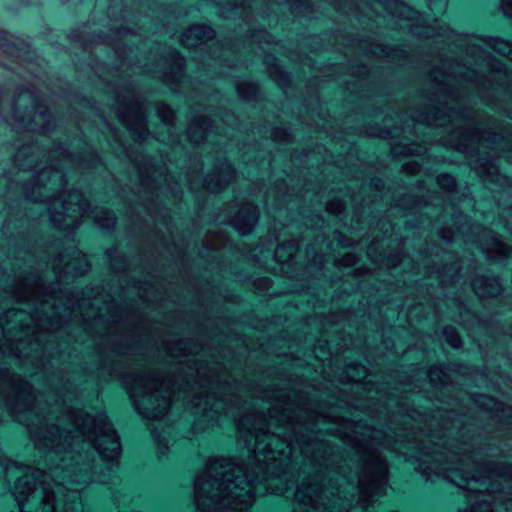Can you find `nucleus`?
Instances as JSON below:
<instances>
[{
  "label": "nucleus",
  "mask_w": 512,
  "mask_h": 512,
  "mask_svg": "<svg viewBox=\"0 0 512 512\" xmlns=\"http://www.w3.org/2000/svg\"><path fill=\"white\" fill-rule=\"evenodd\" d=\"M257 486L246 479L242 467L211 463L195 482V501L202 512H249Z\"/></svg>",
  "instance_id": "nucleus-1"
},
{
  "label": "nucleus",
  "mask_w": 512,
  "mask_h": 512,
  "mask_svg": "<svg viewBox=\"0 0 512 512\" xmlns=\"http://www.w3.org/2000/svg\"><path fill=\"white\" fill-rule=\"evenodd\" d=\"M81 429L87 433L88 439L93 442L98 452L107 460L117 459L120 454V442L115 430L104 414L96 417L86 415L82 419Z\"/></svg>",
  "instance_id": "nucleus-2"
},
{
  "label": "nucleus",
  "mask_w": 512,
  "mask_h": 512,
  "mask_svg": "<svg viewBox=\"0 0 512 512\" xmlns=\"http://www.w3.org/2000/svg\"><path fill=\"white\" fill-rule=\"evenodd\" d=\"M295 498L294 512H343L319 502L322 500V494L317 485L309 484L307 487L302 485L297 489Z\"/></svg>",
  "instance_id": "nucleus-3"
},
{
  "label": "nucleus",
  "mask_w": 512,
  "mask_h": 512,
  "mask_svg": "<svg viewBox=\"0 0 512 512\" xmlns=\"http://www.w3.org/2000/svg\"><path fill=\"white\" fill-rule=\"evenodd\" d=\"M36 512H55L54 494L45 492L42 507Z\"/></svg>",
  "instance_id": "nucleus-4"
},
{
  "label": "nucleus",
  "mask_w": 512,
  "mask_h": 512,
  "mask_svg": "<svg viewBox=\"0 0 512 512\" xmlns=\"http://www.w3.org/2000/svg\"><path fill=\"white\" fill-rule=\"evenodd\" d=\"M470 512H493V508L489 502L482 500L471 507Z\"/></svg>",
  "instance_id": "nucleus-5"
},
{
  "label": "nucleus",
  "mask_w": 512,
  "mask_h": 512,
  "mask_svg": "<svg viewBox=\"0 0 512 512\" xmlns=\"http://www.w3.org/2000/svg\"><path fill=\"white\" fill-rule=\"evenodd\" d=\"M257 217H258V214L255 210H253V211L246 210L241 213L240 221L243 224L250 223V222L254 223L257 220Z\"/></svg>",
  "instance_id": "nucleus-6"
},
{
  "label": "nucleus",
  "mask_w": 512,
  "mask_h": 512,
  "mask_svg": "<svg viewBox=\"0 0 512 512\" xmlns=\"http://www.w3.org/2000/svg\"><path fill=\"white\" fill-rule=\"evenodd\" d=\"M446 334H447V341L449 342V344L454 348H458L461 344V340H460L459 336L455 333V331L447 330Z\"/></svg>",
  "instance_id": "nucleus-7"
},
{
  "label": "nucleus",
  "mask_w": 512,
  "mask_h": 512,
  "mask_svg": "<svg viewBox=\"0 0 512 512\" xmlns=\"http://www.w3.org/2000/svg\"><path fill=\"white\" fill-rule=\"evenodd\" d=\"M277 460L278 458L274 455V452H272L271 450L267 451L263 459H259V461L263 462L266 467L269 465V461L275 462Z\"/></svg>",
  "instance_id": "nucleus-8"
},
{
  "label": "nucleus",
  "mask_w": 512,
  "mask_h": 512,
  "mask_svg": "<svg viewBox=\"0 0 512 512\" xmlns=\"http://www.w3.org/2000/svg\"><path fill=\"white\" fill-rule=\"evenodd\" d=\"M473 288L475 290V292L480 295V296H486V293L484 291H481L480 287L478 286V281H475L473 283ZM487 295H489V293H487Z\"/></svg>",
  "instance_id": "nucleus-9"
},
{
  "label": "nucleus",
  "mask_w": 512,
  "mask_h": 512,
  "mask_svg": "<svg viewBox=\"0 0 512 512\" xmlns=\"http://www.w3.org/2000/svg\"><path fill=\"white\" fill-rule=\"evenodd\" d=\"M131 397H132V398H133V400H134V404H135V406H136L138 409H140L139 400L137 399V392H136V391H134V390H132V391H131Z\"/></svg>",
  "instance_id": "nucleus-10"
},
{
  "label": "nucleus",
  "mask_w": 512,
  "mask_h": 512,
  "mask_svg": "<svg viewBox=\"0 0 512 512\" xmlns=\"http://www.w3.org/2000/svg\"><path fill=\"white\" fill-rule=\"evenodd\" d=\"M27 483H28V482H27L26 478H21V479H19V480H18V482H17V484H16V486H15L16 493H19V492H18V489H19V487H20L21 485H24V484H27Z\"/></svg>",
  "instance_id": "nucleus-11"
},
{
  "label": "nucleus",
  "mask_w": 512,
  "mask_h": 512,
  "mask_svg": "<svg viewBox=\"0 0 512 512\" xmlns=\"http://www.w3.org/2000/svg\"><path fill=\"white\" fill-rule=\"evenodd\" d=\"M400 6H401V8H402V9L407 10V12H410V13H416V11H415L413 8H411L410 6H408V5H407L406 3H404V2H401V3H400Z\"/></svg>",
  "instance_id": "nucleus-12"
},
{
  "label": "nucleus",
  "mask_w": 512,
  "mask_h": 512,
  "mask_svg": "<svg viewBox=\"0 0 512 512\" xmlns=\"http://www.w3.org/2000/svg\"><path fill=\"white\" fill-rule=\"evenodd\" d=\"M443 181L444 182H447V183H452L453 182V178L449 175H446L444 178H443Z\"/></svg>",
  "instance_id": "nucleus-13"
},
{
  "label": "nucleus",
  "mask_w": 512,
  "mask_h": 512,
  "mask_svg": "<svg viewBox=\"0 0 512 512\" xmlns=\"http://www.w3.org/2000/svg\"><path fill=\"white\" fill-rule=\"evenodd\" d=\"M405 227H406V229H407V230H411V229H413L415 226H414L412 223L407 222V223H405Z\"/></svg>",
  "instance_id": "nucleus-14"
},
{
  "label": "nucleus",
  "mask_w": 512,
  "mask_h": 512,
  "mask_svg": "<svg viewBox=\"0 0 512 512\" xmlns=\"http://www.w3.org/2000/svg\"><path fill=\"white\" fill-rule=\"evenodd\" d=\"M76 506H77V507H80V506H81V504H80V503H78V502H77V503H74V505H73V507L71 508V510H75V509H76Z\"/></svg>",
  "instance_id": "nucleus-15"
},
{
  "label": "nucleus",
  "mask_w": 512,
  "mask_h": 512,
  "mask_svg": "<svg viewBox=\"0 0 512 512\" xmlns=\"http://www.w3.org/2000/svg\"><path fill=\"white\" fill-rule=\"evenodd\" d=\"M453 482H455L459 487H463V485L460 482H456L454 478L451 479Z\"/></svg>",
  "instance_id": "nucleus-16"
},
{
  "label": "nucleus",
  "mask_w": 512,
  "mask_h": 512,
  "mask_svg": "<svg viewBox=\"0 0 512 512\" xmlns=\"http://www.w3.org/2000/svg\"><path fill=\"white\" fill-rule=\"evenodd\" d=\"M70 497L73 498V499H76L77 495L75 493H72Z\"/></svg>",
  "instance_id": "nucleus-17"
},
{
  "label": "nucleus",
  "mask_w": 512,
  "mask_h": 512,
  "mask_svg": "<svg viewBox=\"0 0 512 512\" xmlns=\"http://www.w3.org/2000/svg\"><path fill=\"white\" fill-rule=\"evenodd\" d=\"M65 512H70V508H69V507H67V508L65 509Z\"/></svg>",
  "instance_id": "nucleus-18"
}]
</instances>
